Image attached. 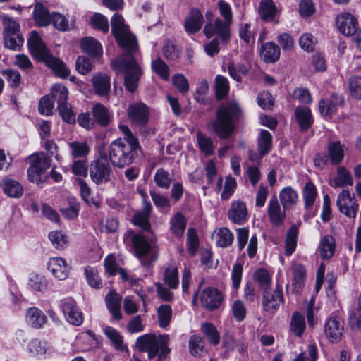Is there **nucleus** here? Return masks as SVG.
Listing matches in <instances>:
<instances>
[{"label":"nucleus","instance_id":"nucleus-1","mask_svg":"<svg viewBox=\"0 0 361 361\" xmlns=\"http://www.w3.org/2000/svg\"><path fill=\"white\" fill-rule=\"evenodd\" d=\"M111 25L112 33L118 44L127 51L112 61L111 65L115 70L125 72L126 88L133 92L137 90L138 82L142 75L140 63L133 56L138 49L137 42L135 37L130 33L128 26L125 24L121 15L115 13L111 18Z\"/></svg>","mask_w":361,"mask_h":361},{"label":"nucleus","instance_id":"nucleus-2","mask_svg":"<svg viewBox=\"0 0 361 361\" xmlns=\"http://www.w3.org/2000/svg\"><path fill=\"white\" fill-rule=\"evenodd\" d=\"M242 110L235 101L220 106L212 126L214 132L220 139L230 137L236 128V123L240 119Z\"/></svg>","mask_w":361,"mask_h":361},{"label":"nucleus","instance_id":"nucleus-3","mask_svg":"<svg viewBox=\"0 0 361 361\" xmlns=\"http://www.w3.org/2000/svg\"><path fill=\"white\" fill-rule=\"evenodd\" d=\"M27 44L31 54L35 59L44 62L57 76L61 78L68 77L70 73L69 69L62 61L50 54L37 31L31 32Z\"/></svg>","mask_w":361,"mask_h":361},{"label":"nucleus","instance_id":"nucleus-4","mask_svg":"<svg viewBox=\"0 0 361 361\" xmlns=\"http://www.w3.org/2000/svg\"><path fill=\"white\" fill-rule=\"evenodd\" d=\"M140 149V144H129L122 139H117L108 148V159L114 166L124 168L133 164L137 151Z\"/></svg>","mask_w":361,"mask_h":361},{"label":"nucleus","instance_id":"nucleus-5","mask_svg":"<svg viewBox=\"0 0 361 361\" xmlns=\"http://www.w3.org/2000/svg\"><path fill=\"white\" fill-rule=\"evenodd\" d=\"M169 342V335L145 334L136 341V345L141 351H147L148 358L152 359L158 355L159 359L165 357L171 351L168 347Z\"/></svg>","mask_w":361,"mask_h":361},{"label":"nucleus","instance_id":"nucleus-6","mask_svg":"<svg viewBox=\"0 0 361 361\" xmlns=\"http://www.w3.org/2000/svg\"><path fill=\"white\" fill-rule=\"evenodd\" d=\"M112 172L106 153L104 149H99L97 159L90 166V176L96 184L106 183L109 181Z\"/></svg>","mask_w":361,"mask_h":361},{"label":"nucleus","instance_id":"nucleus-7","mask_svg":"<svg viewBox=\"0 0 361 361\" xmlns=\"http://www.w3.org/2000/svg\"><path fill=\"white\" fill-rule=\"evenodd\" d=\"M28 160L30 164L27 169L29 180L38 182L40 180V175L50 167L51 160L44 152L35 153L28 157Z\"/></svg>","mask_w":361,"mask_h":361},{"label":"nucleus","instance_id":"nucleus-8","mask_svg":"<svg viewBox=\"0 0 361 361\" xmlns=\"http://www.w3.org/2000/svg\"><path fill=\"white\" fill-rule=\"evenodd\" d=\"M231 24L216 18L214 22L207 23L204 25L203 32L207 38L215 35L222 42H226L231 37Z\"/></svg>","mask_w":361,"mask_h":361},{"label":"nucleus","instance_id":"nucleus-9","mask_svg":"<svg viewBox=\"0 0 361 361\" xmlns=\"http://www.w3.org/2000/svg\"><path fill=\"white\" fill-rule=\"evenodd\" d=\"M336 205L341 213L349 218H355L359 204L354 195L347 190H343L338 195Z\"/></svg>","mask_w":361,"mask_h":361},{"label":"nucleus","instance_id":"nucleus-10","mask_svg":"<svg viewBox=\"0 0 361 361\" xmlns=\"http://www.w3.org/2000/svg\"><path fill=\"white\" fill-rule=\"evenodd\" d=\"M61 307L68 322L73 325L82 324V314L72 298H66L61 301Z\"/></svg>","mask_w":361,"mask_h":361},{"label":"nucleus","instance_id":"nucleus-11","mask_svg":"<svg viewBox=\"0 0 361 361\" xmlns=\"http://www.w3.org/2000/svg\"><path fill=\"white\" fill-rule=\"evenodd\" d=\"M343 329V322L338 317H330L326 322L325 334L332 343H336L341 339Z\"/></svg>","mask_w":361,"mask_h":361},{"label":"nucleus","instance_id":"nucleus-12","mask_svg":"<svg viewBox=\"0 0 361 361\" xmlns=\"http://www.w3.org/2000/svg\"><path fill=\"white\" fill-rule=\"evenodd\" d=\"M128 116L132 123L137 126L145 125L148 121L149 111L142 103H137L128 109Z\"/></svg>","mask_w":361,"mask_h":361},{"label":"nucleus","instance_id":"nucleus-13","mask_svg":"<svg viewBox=\"0 0 361 361\" xmlns=\"http://www.w3.org/2000/svg\"><path fill=\"white\" fill-rule=\"evenodd\" d=\"M222 300L221 293L214 288H207L200 295L202 305L209 310L219 307Z\"/></svg>","mask_w":361,"mask_h":361},{"label":"nucleus","instance_id":"nucleus-14","mask_svg":"<svg viewBox=\"0 0 361 361\" xmlns=\"http://www.w3.org/2000/svg\"><path fill=\"white\" fill-rule=\"evenodd\" d=\"M336 25L338 30L345 35H353L355 33L358 22L357 19L349 13H343L338 16Z\"/></svg>","mask_w":361,"mask_h":361},{"label":"nucleus","instance_id":"nucleus-15","mask_svg":"<svg viewBox=\"0 0 361 361\" xmlns=\"http://www.w3.org/2000/svg\"><path fill=\"white\" fill-rule=\"evenodd\" d=\"M283 292L279 286L273 292L264 291L262 298L263 308L267 312H274L283 302Z\"/></svg>","mask_w":361,"mask_h":361},{"label":"nucleus","instance_id":"nucleus-16","mask_svg":"<svg viewBox=\"0 0 361 361\" xmlns=\"http://www.w3.org/2000/svg\"><path fill=\"white\" fill-rule=\"evenodd\" d=\"M248 217L247 209L245 203L236 200L231 203L228 211V218L234 224H243Z\"/></svg>","mask_w":361,"mask_h":361},{"label":"nucleus","instance_id":"nucleus-17","mask_svg":"<svg viewBox=\"0 0 361 361\" xmlns=\"http://www.w3.org/2000/svg\"><path fill=\"white\" fill-rule=\"evenodd\" d=\"M286 209L281 208L276 196H272L268 203V216L273 225H281L286 217Z\"/></svg>","mask_w":361,"mask_h":361},{"label":"nucleus","instance_id":"nucleus-18","mask_svg":"<svg viewBox=\"0 0 361 361\" xmlns=\"http://www.w3.org/2000/svg\"><path fill=\"white\" fill-rule=\"evenodd\" d=\"M132 243L137 257L142 265H148L150 262L146 259L147 254L150 250V245L147 240L140 234L134 235L132 238Z\"/></svg>","mask_w":361,"mask_h":361},{"label":"nucleus","instance_id":"nucleus-19","mask_svg":"<svg viewBox=\"0 0 361 361\" xmlns=\"http://www.w3.org/2000/svg\"><path fill=\"white\" fill-rule=\"evenodd\" d=\"M47 267L53 276L59 280L66 279L70 270V267L62 257L51 258L47 264Z\"/></svg>","mask_w":361,"mask_h":361},{"label":"nucleus","instance_id":"nucleus-20","mask_svg":"<svg viewBox=\"0 0 361 361\" xmlns=\"http://www.w3.org/2000/svg\"><path fill=\"white\" fill-rule=\"evenodd\" d=\"M343 104V97L337 94H332L330 98L319 101V110L323 116L330 118L336 112V108Z\"/></svg>","mask_w":361,"mask_h":361},{"label":"nucleus","instance_id":"nucleus-21","mask_svg":"<svg viewBox=\"0 0 361 361\" xmlns=\"http://www.w3.org/2000/svg\"><path fill=\"white\" fill-rule=\"evenodd\" d=\"M329 184L334 188L352 186L353 178L349 170L344 166H338L336 176L329 180Z\"/></svg>","mask_w":361,"mask_h":361},{"label":"nucleus","instance_id":"nucleus-22","mask_svg":"<svg viewBox=\"0 0 361 361\" xmlns=\"http://www.w3.org/2000/svg\"><path fill=\"white\" fill-rule=\"evenodd\" d=\"M317 196V191L315 185L311 181L307 182L302 190V197L305 207L309 211L310 215H314L317 210L314 206Z\"/></svg>","mask_w":361,"mask_h":361},{"label":"nucleus","instance_id":"nucleus-23","mask_svg":"<svg viewBox=\"0 0 361 361\" xmlns=\"http://www.w3.org/2000/svg\"><path fill=\"white\" fill-rule=\"evenodd\" d=\"M203 23V16L197 9L191 10L184 23V27L188 34H195L200 29Z\"/></svg>","mask_w":361,"mask_h":361},{"label":"nucleus","instance_id":"nucleus-24","mask_svg":"<svg viewBox=\"0 0 361 361\" xmlns=\"http://www.w3.org/2000/svg\"><path fill=\"white\" fill-rule=\"evenodd\" d=\"M92 82L95 92L99 96L108 95L110 91V77L106 74H94Z\"/></svg>","mask_w":361,"mask_h":361},{"label":"nucleus","instance_id":"nucleus-25","mask_svg":"<svg viewBox=\"0 0 361 361\" xmlns=\"http://www.w3.org/2000/svg\"><path fill=\"white\" fill-rule=\"evenodd\" d=\"M295 116L302 131L307 130L313 123L311 111L307 106H298L295 109Z\"/></svg>","mask_w":361,"mask_h":361},{"label":"nucleus","instance_id":"nucleus-26","mask_svg":"<svg viewBox=\"0 0 361 361\" xmlns=\"http://www.w3.org/2000/svg\"><path fill=\"white\" fill-rule=\"evenodd\" d=\"M213 240L216 244L220 247H227L232 245L234 235L232 232L227 228H219L214 231L212 235Z\"/></svg>","mask_w":361,"mask_h":361},{"label":"nucleus","instance_id":"nucleus-27","mask_svg":"<svg viewBox=\"0 0 361 361\" xmlns=\"http://www.w3.org/2000/svg\"><path fill=\"white\" fill-rule=\"evenodd\" d=\"M260 56L266 63H274L280 57V49L272 42H267L261 47Z\"/></svg>","mask_w":361,"mask_h":361},{"label":"nucleus","instance_id":"nucleus-28","mask_svg":"<svg viewBox=\"0 0 361 361\" xmlns=\"http://www.w3.org/2000/svg\"><path fill=\"white\" fill-rule=\"evenodd\" d=\"M27 350L32 356H37L39 358H45L51 353L49 344L38 339L32 340L27 345Z\"/></svg>","mask_w":361,"mask_h":361},{"label":"nucleus","instance_id":"nucleus-29","mask_svg":"<svg viewBox=\"0 0 361 361\" xmlns=\"http://www.w3.org/2000/svg\"><path fill=\"white\" fill-rule=\"evenodd\" d=\"M121 296L115 291H111L106 295V304L108 310L114 319L120 320L122 317L121 314Z\"/></svg>","mask_w":361,"mask_h":361},{"label":"nucleus","instance_id":"nucleus-30","mask_svg":"<svg viewBox=\"0 0 361 361\" xmlns=\"http://www.w3.org/2000/svg\"><path fill=\"white\" fill-rule=\"evenodd\" d=\"M163 280L171 289H176L179 285L178 267L173 263H169L164 271Z\"/></svg>","mask_w":361,"mask_h":361},{"label":"nucleus","instance_id":"nucleus-31","mask_svg":"<svg viewBox=\"0 0 361 361\" xmlns=\"http://www.w3.org/2000/svg\"><path fill=\"white\" fill-rule=\"evenodd\" d=\"M35 23L39 27H45L51 23V15L42 3H37L33 11Z\"/></svg>","mask_w":361,"mask_h":361},{"label":"nucleus","instance_id":"nucleus-32","mask_svg":"<svg viewBox=\"0 0 361 361\" xmlns=\"http://www.w3.org/2000/svg\"><path fill=\"white\" fill-rule=\"evenodd\" d=\"M336 249L335 239L330 235L324 236L319 243V255L323 259H329L333 257Z\"/></svg>","mask_w":361,"mask_h":361},{"label":"nucleus","instance_id":"nucleus-33","mask_svg":"<svg viewBox=\"0 0 361 361\" xmlns=\"http://www.w3.org/2000/svg\"><path fill=\"white\" fill-rule=\"evenodd\" d=\"M152 209V205L149 202H145L144 207L142 211L137 212L133 216V224L140 226L145 231H149L150 224L149 217Z\"/></svg>","mask_w":361,"mask_h":361},{"label":"nucleus","instance_id":"nucleus-34","mask_svg":"<svg viewBox=\"0 0 361 361\" xmlns=\"http://www.w3.org/2000/svg\"><path fill=\"white\" fill-rule=\"evenodd\" d=\"M279 199L284 209H291L298 202L297 192L290 186L283 188L279 192Z\"/></svg>","mask_w":361,"mask_h":361},{"label":"nucleus","instance_id":"nucleus-35","mask_svg":"<svg viewBox=\"0 0 361 361\" xmlns=\"http://www.w3.org/2000/svg\"><path fill=\"white\" fill-rule=\"evenodd\" d=\"M306 329V322L305 316L299 312L293 313L290 322V331L295 336L301 338Z\"/></svg>","mask_w":361,"mask_h":361},{"label":"nucleus","instance_id":"nucleus-36","mask_svg":"<svg viewBox=\"0 0 361 361\" xmlns=\"http://www.w3.org/2000/svg\"><path fill=\"white\" fill-rule=\"evenodd\" d=\"M0 185L4 193L11 197L18 198L23 195V187L17 180L6 178L1 181Z\"/></svg>","mask_w":361,"mask_h":361},{"label":"nucleus","instance_id":"nucleus-37","mask_svg":"<svg viewBox=\"0 0 361 361\" xmlns=\"http://www.w3.org/2000/svg\"><path fill=\"white\" fill-rule=\"evenodd\" d=\"M345 145L339 141H334L328 145V157L330 159L332 164H340L344 157Z\"/></svg>","mask_w":361,"mask_h":361},{"label":"nucleus","instance_id":"nucleus-38","mask_svg":"<svg viewBox=\"0 0 361 361\" xmlns=\"http://www.w3.org/2000/svg\"><path fill=\"white\" fill-rule=\"evenodd\" d=\"M276 12V7L272 0H261L259 6V14L264 21L274 20Z\"/></svg>","mask_w":361,"mask_h":361},{"label":"nucleus","instance_id":"nucleus-39","mask_svg":"<svg viewBox=\"0 0 361 361\" xmlns=\"http://www.w3.org/2000/svg\"><path fill=\"white\" fill-rule=\"evenodd\" d=\"M27 322L34 328L42 327L47 321V317L42 310L37 307H30L26 314Z\"/></svg>","mask_w":361,"mask_h":361},{"label":"nucleus","instance_id":"nucleus-40","mask_svg":"<svg viewBox=\"0 0 361 361\" xmlns=\"http://www.w3.org/2000/svg\"><path fill=\"white\" fill-rule=\"evenodd\" d=\"M196 135L198 147L200 152L206 156H211L213 154L215 148L213 140L200 130L197 132Z\"/></svg>","mask_w":361,"mask_h":361},{"label":"nucleus","instance_id":"nucleus-41","mask_svg":"<svg viewBox=\"0 0 361 361\" xmlns=\"http://www.w3.org/2000/svg\"><path fill=\"white\" fill-rule=\"evenodd\" d=\"M186 228V221L183 214L177 212L170 220V231L177 236L181 237Z\"/></svg>","mask_w":361,"mask_h":361},{"label":"nucleus","instance_id":"nucleus-42","mask_svg":"<svg viewBox=\"0 0 361 361\" xmlns=\"http://www.w3.org/2000/svg\"><path fill=\"white\" fill-rule=\"evenodd\" d=\"M292 272L293 274V286L295 290L299 291L304 286L306 270L301 264L293 263L292 264Z\"/></svg>","mask_w":361,"mask_h":361},{"label":"nucleus","instance_id":"nucleus-43","mask_svg":"<svg viewBox=\"0 0 361 361\" xmlns=\"http://www.w3.org/2000/svg\"><path fill=\"white\" fill-rule=\"evenodd\" d=\"M298 228L295 225L292 226L287 231L285 240V255H291L295 250L297 246V238Z\"/></svg>","mask_w":361,"mask_h":361},{"label":"nucleus","instance_id":"nucleus-44","mask_svg":"<svg viewBox=\"0 0 361 361\" xmlns=\"http://www.w3.org/2000/svg\"><path fill=\"white\" fill-rule=\"evenodd\" d=\"M83 51L91 56H97L102 54V47L100 43L93 37H85L81 42Z\"/></svg>","mask_w":361,"mask_h":361},{"label":"nucleus","instance_id":"nucleus-45","mask_svg":"<svg viewBox=\"0 0 361 361\" xmlns=\"http://www.w3.org/2000/svg\"><path fill=\"white\" fill-rule=\"evenodd\" d=\"M272 136L267 130H261L257 138V146L261 157L269 153L271 149Z\"/></svg>","mask_w":361,"mask_h":361},{"label":"nucleus","instance_id":"nucleus-46","mask_svg":"<svg viewBox=\"0 0 361 361\" xmlns=\"http://www.w3.org/2000/svg\"><path fill=\"white\" fill-rule=\"evenodd\" d=\"M93 116L97 122L102 126H106L110 122V114L109 110L102 104H95L92 109Z\"/></svg>","mask_w":361,"mask_h":361},{"label":"nucleus","instance_id":"nucleus-47","mask_svg":"<svg viewBox=\"0 0 361 361\" xmlns=\"http://www.w3.org/2000/svg\"><path fill=\"white\" fill-rule=\"evenodd\" d=\"M52 97H54L57 102V107L61 105H66L68 97V89L61 84H56L51 88V92Z\"/></svg>","mask_w":361,"mask_h":361},{"label":"nucleus","instance_id":"nucleus-48","mask_svg":"<svg viewBox=\"0 0 361 361\" xmlns=\"http://www.w3.org/2000/svg\"><path fill=\"white\" fill-rule=\"evenodd\" d=\"M151 68L152 71L158 75L162 80H169V67L161 58L153 60L151 63Z\"/></svg>","mask_w":361,"mask_h":361},{"label":"nucleus","instance_id":"nucleus-49","mask_svg":"<svg viewBox=\"0 0 361 361\" xmlns=\"http://www.w3.org/2000/svg\"><path fill=\"white\" fill-rule=\"evenodd\" d=\"M203 338L197 335H193L189 340V348L190 353L196 357H200L206 353L204 348Z\"/></svg>","mask_w":361,"mask_h":361},{"label":"nucleus","instance_id":"nucleus-50","mask_svg":"<svg viewBox=\"0 0 361 361\" xmlns=\"http://www.w3.org/2000/svg\"><path fill=\"white\" fill-rule=\"evenodd\" d=\"M201 331L207 336L211 344L214 345L219 344L220 336L214 324L209 322L202 323L201 325Z\"/></svg>","mask_w":361,"mask_h":361},{"label":"nucleus","instance_id":"nucleus-51","mask_svg":"<svg viewBox=\"0 0 361 361\" xmlns=\"http://www.w3.org/2000/svg\"><path fill=\"white\" fill-rule=\"evenodd\" d=\"M68 147L74 158L86 157L90 152L88 145L84 142H71L68 143Z\"/></svg>","mask_w":361,"mask_h":361},{"label":"nucleus","instance_id":"nucleus-52","mask_svg":"<svg viewBox=\"0 0 361 361\" xmlns=\"http://www.w3.org/2000/svg\"><path fill=\"white\" fill-rule=\"evenodd\" d=\"M154 180L157 186L164 189H168L171 183V175L167 171L162 168H159L157 170Z\"/></svg>","mask_w":361,"mask_h":361},{"label":"nucleus","instance_id":"nucleus-53","mask_svg":"<svg viewBox=\"0 0 361 361\" xmlns=\"http://www.w3.org/2000/svg\"><path fill=\"white\" fill-rule=\"evenodd\" d=\"M105 335L111 340L115 348L119 350H124L125 346L123 343V338L120 334L111 326H106L104 329Z\"/></svg>","mask_w":361,"mask_h":361},{"label":"nucleus","instance_id":"nucleus-54","mask_svg":"<svg viewBox=\"0 0 361 361\" xmlns=\"http://www.w3.org/2000/svg\"><path fill=\"white\" fill-rule=\"evenodd\" d=\"M318 357L317 345L310 342L307 351L302 352L293 361H316Z\"/></svg>","mask_w":361,"mask_h":361},{"label":"nucleus","instance_id":"nucleus-55","mask_svg":"<svg viewBox=\"0 0 361 361\" xmlns=\"http://www.w3.org/2000/svg\"><path fill=\"white\" fill-rule=\"evenodd\" d=\"M159 326L162 328L166 327L171 322L172 317V309L169 305H161L157 310Z\"/></svg>","mask_w":361,"mask_h":361},{"label":"nucleus","instance_id":"nucleus-56","mask_svg":"<svg viewBox=\"0 0 361 361\" xmlns=\"http://www.w3.org/2000/svg\"><path fill=\"white\" fill-rule=\"evenodd\" d=\"M28 285L32 290L42 292L47 288V283L44 276L32 274L29 278Z\"/></svg>","mask_w":361,"mask_h":361},{"label":"nucleus","instance_id":"nucleus-57","mask_svg":"<svg viewBox=\"0 0 361 361\" xmlns=\"http://www.w3.org/2000/svg\"><path fill=\"white\" fill-rule=\"evenodd\" d=\"M216 95L219 99H223L226 97L229 90V83L226 78L222 75H217L216 77Z\"/></svg>","mask_w":361,"mask_h":361},{"label":"nucleus","instance_id":"nucleus-58","mask_svg":"<svg viewBox=\"0 0 361 361\" xmlns=\"http://www.w3.org/2000/svg\"><path fill=\"white\" fill-rule=\"evenodd\" d=\"M23 37L19 33L4 34V45L6 47L16 50L23 43Z\"/></svg>","mask_w":361,"mask_h":361},{"label":"nucleus","instance_id":"nucleus-59","mask_svg":"<svg viewBox=\"0 0 361 361\" xmlns=\"http://www.w3.org/2000/svg\"><path fill=\"white\" fill-rule=\"evenodd\" d=\"M51 23L55 28L63 32L68 30L71 27L68 19L59 13L51 14Z\"/></svg>","mask_w":361,"mask_h":361},{"label":"nucleus","instance_id":"nucleus-60","mask_svg":"<svg viewBox=\"0 0 361 361\" xmlns=\"http://www.w3.org/2000/svg\"><path fill=\"white\" fill-rule=\"evenodd\" d=\"M2 74L6 77L9 85L13 88L19 87L21 82L20 73L17 70L6 69L2 71Z\"/></svg>","mask_w":361,"mask_h":361},{"label":"nucleus","instance_id":"nucleus-61","mask_svg":"<svg viewBox=\"0 0 361 361\" xmlns=\"http://www.w3.org/2000/svg\"><path fill=\"white\" fill-rule=\"evenodd\" d=\"M237 187L236 180L231 176L226 177L224 190L221 194L222 200H228L233 194Z\"/></svg>","mask_w":361,"mask_h":361},{"label":"nucleus","instance_id":"nucleus-62","mask_svg":"<svg viewBox=\"0 0 361 361\" xmlns=\"http://www.w3.org/2000/svg\"><path fill=\"white\" fill-rule=\"evenodd\" d=\"M49 238L56 249H63L68 244L67 236L61 231H52Z\"/></svg>","mask_w":361,"mask_h":361},{"label":"nucleus","instance_id":"nucleus-63","mask_svg":"<svg viewBox=\"0 0 361 361\" xmlns=\"http://www.w3.org/2000/svg\"><path fill=\"white\" fill-rule=\"evenodd\" d=\"M75 68L80 74L85 75L92 71V64L87 57L79 56L75 62Z\"/></svg>","mask_w":361,"mask_h":361},{"label":"nucleus","instance_id":"nucleus-64","mask_svg":"<svg viewBox=\"0 0 361 361\" xmlns=\"http://www.w3.org/2000/svg\"><path fill=\"white\" fill-rule=\"evenodd\" d=\"M348 85L350 94L357 99H361V77L350 78Z\"/></svg>","mask_w":361,"mask_h":361}]
</instances>
